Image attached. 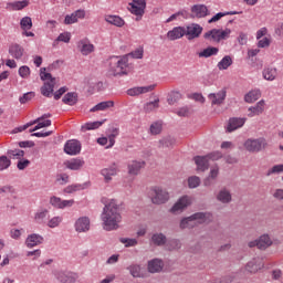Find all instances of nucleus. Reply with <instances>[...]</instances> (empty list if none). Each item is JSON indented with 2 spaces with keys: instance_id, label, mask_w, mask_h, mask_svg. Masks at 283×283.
<instances>
[{
  "instance_id": "1",
  "label": "nucleus",
  "mask_w": 283,
  "mask_h": 283,
  "mask_svg": "<svg viewBox=\"0 0 283 283\" xmlns=\"http://www.w3.org/2000/svg\"><path fill=\"white\" fill-rule=\"evenodd\" d=\"M102 227L104 231H116L120 229L123 214H120V206L115 199H108L101 213Z\"/></svg>"
},
{
  "instance_id": "2",
  "label": "nucleus",
  "mask_w": 283,
  "mask_h": 283,
  "mask_svg": "<svg viewBox=\"0 0 283 283\" xmlns=\"http://www.w3.org/2000/svg\"><path fill=\"white\" fill-rule=\"evenodd\" d=\"M209 216L210 214L208 212H196L190 217H185L179 222V229H193L195 227H198V224L207 222Z\"/></svg>"
},
{
  "instance_id": "3",
  "label": "nucleus",
  "mask_w": 283,
  "mask_h": 283,
  "mask_svg": "<svg viewBox=\"0 0 283 283\" xmlns=\"http://www.w3.org/2000/svg\"><path fill=\"white\" fill-rule=\"evenodd\" d=\"M231 29H212L203 34V39L211 41L212 43H220V41H227L231 36Z\"/></svg>"
},
{
  "instance_id": "4",
  "label": "nucleus",
  "mask_w": 283,
  "mask_h": 283,
  "mask_svg": "<svg viewBox=\"0 0 283 283\" xmlns=\"http://www.w3.org/2000/svg\"><path fill=\"white\" fill-rule=\"evenodd\" d=\"M269 143L266 142V138L259 137L247 139L243 147L247 149V151H250V154H259V151H262V149H266Z\"/></svg>"
},
{
  "instance_id": "5",
  "label": "nucleus",
  "mask_w": 283,
  "mask_h": 283,
  "mask_svg": "<svg viewBox=\"0 0 283 283\" xmlns=\"http://www.w3.org/2000/svg\"><path fill=\"white\" fill-rule=\"evenodd\" d=\"M193 203V198L191 196H182L174 203V206L169 209V213L172 216H180L188 207H191Z\"/></svg>"
},
{
  "instance_id": "6",
  "label": "nucleus",
  "mask_w": 283,
  "mask_h": 283,
  "mask_svg": "<svg viewBox=\"0 0 283 283\" xmlns=\"http://www.w3.org/2000/svg\"><path fill=\"white\" fill-rule=\"evenodd\" d=\"M150 199L153 205H165L169 202V192L161 187H153L150 189Z\"/></svg>"
},
{
  "instance_id": "7",
  "label": "nucleus",
  "mask_w": 283,
  "mask_h": 283,
  "mask_svg": "<svg viewBox=\"0 0 283 283\" xmlns=\"http://www.w3.org/2000/svg\"><path fill=\"white\" fill-rule=\"evenodd\" d=\"M128 6L130 14H134L136 17L135 21H140L145 15L147 0H130Z\"/></svg>"
},
{
  "instance_id": "8",
  "label": "nucleus",
  "mask_w": 283,
  "mask_h": 283,
  "mask_svg": "<svg viewBox=\"0 0 283 283\" xmlns=\"http://www.w3.org/2000/svg\"><path fill=\"white\" fill-rule=\"evenodd\" d=\"M115 69L113 70L114 76H123L128 74L127 67H129V55H124L119 60L115 61Z\"/></svg>"
},
{
  "instance_id": "9",
  "label": "nucleus",
  "mask_w": 283,
  "mask_h": 283,
  "mask_svg": "<svg viewBox=\"0 0 283 283\" xmlns=\"http://www.w3.org/2000/svg\"><path fill=\"white\" fill-rule=\"evenodd\" d=\"M202 34V27L198 23H191L185 28V35L188 41H193V39H198Z\"/></svg>"
},
{
  "instance_id": "10",
  "label": "nucleus",
  "mask_w": 283,
  "mask_h": 283,
  "mask_svg": "<svg viewBox=\"0 0 283 283\" xmlns=\"http://www.w3.org/2000/svg\"><path fill=\"white\" fill-rule=\"evenodd\" d=\"M81 142L76 139H70L64 145V151L67 156H78L81 154Z\"/></svg>"
},
{
  "instance_id": "11",
  "label": "nucleus",
  "mask_w": 283,
  "mask_h": 283,
  "mask_svg": "<svg viewBox=\"0 0 283 283\" xmlns=\"http://www.w3.org/2000/svg\"><path fill=\"white\" fill-rule=\"evenodd\" d=\"M156 90V84H150L147 86H135L133 88L127 90L128 96H140L143 94H149V92H154Z\"/></svg>"
},
{
  "instance_id": "12",
  "label": "nucleus",
  "mask_w": 283,
  "mask_h": 283,
  "mask_svg": "<svg viewBox=\"0 0 283 283\" xmlns=\"http://www.w3.org/2000/svg\"><path fill=\"white\" fill-rule=\"evenodd\" d=\"M244 123H247L245 117H231L226 127V132L231 134V132H235L237 129L244 127Z\"/></svg>"
},
{
  "instance_id": "13",
  "label": "nucleus",
  "mask_w": 283,
  "mask_h": 283,
  "mask_svg": "<svg viewBox=\"0 0 283 283\" xmlns=\"http://www.w3.org/2000/svg\"><path fill=\"white\" fill-rule=\"evenodd\" d=\"M90 217H80L74 223V229L76 233H87V231H90Z\"/></svg>"
},
{
  "instance_id": "14",
  "label": "nucleus",
  "mask_w": 283,
  "mask_h": 283,
  "mask_svg": "<svg viewBox=\"0 0 283 283\" xmlns=\"http://www.w3.org/2000/svg\"><path fill=\"white\" fill-rule=\"evenodd\" d=\"M77 48L83 56H90V54H92V52H94L95 50L94 44H92V42L87 38L80 40L77 42Z\"/></svg>"
},
{
  "instance_id": "15",
  "label": "nucleus",
  "mask_w": 283,
  "mask_h": 283,
  "mask_svg": "<svg viewBox=\"0 0 283 283\" xmlns=\"http://www.w3.org/2000/svg\"><path fill=\"white\" fill-rule=\"evenodd\" d=\"M208 99L210 101L211 105H222L224 101H227V88H221L217 93H210L208 95Z\"/></svg>"
},
{
  "instance_id": "16",
  "label": "nucleus",
  "mask_w": 283,
  "mask_h": 283,
  "mask_svg": "<svg viewBox=\"0 0 283 283\" xmlns=\"http://www.w3.org/2000/svg\"><path fill=\"white\" fill-rule=\"evenodd\" d=\"M56 280L62 283H75L76 280H78V274L74 272H65V271H59L55 274Z\"/></svg>"
},
{
  "instance_id": "17",
  "label": "nucleus",
  "mask_w": 283,
  "mask_h": 283,
  "mask_svg": "<svg viewBox=\"0 0 283 283\" xmlns=\"http://www.w3.org/2000/svg\"><path fill=\"white\" fill-rule=\"evenodd\" d=\"M266 107V101L261 99L254 106H250L248 108L249 118H253L255 116H260V114H264V109Z\"/></svg>"
},
{
  "instance_id": "18",
  "label": "nucleus",
  "mask_w": 283,
  "mask_h": 283,
  "mask_svg": "<svg viewBox=\"0 0 283 283\" xmlns=\"http://www.w3.org/2000/svg\"><path fill=\"white\" fill-rule=\"evenodd\" d=\"M85 17V10L78 9L71 14H66L64 18L65 25H72L74 23H78V19H83Z\"/></svg>"
},
{
  "instance_id": "19",
  "label": "nucleus",
  "mask_w": 283,
  "mask_h": 283,
  "mask_svg": "<svg viewBox=\"0 0 283 283\" xmlns=\"http://www.w3.org/2000/svg\"><path fill=\"white\" fill-rule=\"evenodd\" d=\"M64 166L71 171H80V169L85 167V160L83 158H72L64 161Z\"/></svg>"
},
{
  "instance_id": "20",
  "label": "nucleus",
  "mask_w": 283,
  "mask_h": 283,
  "mask_svg": "<svg viewBox=\"0 0 283 283\" xmlns=\"http://www.w3.org/2000/svg\"><path fill=\"white\" fill-rule=\"evenodd\" d=\"M216 198L218 202H220L221 205H230V202L233 201V196L231 195V190L227 188H222L221 190H219Z\"/></svg>"
},
{
  "instance_id": "21",
  "label": "nucleus",
  "mask_w": 283,
  "mask_h": 283,
  "mask_svg": "<svg viewBox=\"0 0 283 283\" xmlns=\"http://www.w3.org/2000/svg\"><path fill=\"white\" fill-rule=\"evenodd\" d=\"M50 218V211L45 208L39 209L34 212L33 219L36 224H46Z\"/></svg>"
},
{
  "instance_id": "22",
  "label": "nucleus",
  "mask_w": 283,
  "mask_h": 283,
  "mask_svg": "<svg viewBox=\"0 0 283 283\" xmlns=\"http://www.w3.org/2000/svg\"><path fill=\"white\" fill-rule=\"evenodd\" d=\"M118 175V167L116 165L109 166L101 170V176H103L105 182H112L114 176Z\"/></svg>"
},
{
  "instance_id": "23",
  "label": "nucleus",
  "mask_w": 283,
  "mask_h": 283,
  "mask_svg": "<svg viewBox=\"0 0 283 283\" xmlns=\"http://www.w3.org/2000/svg\"><path fill=\"white\" fill-rule=\"evenodd\" d=\"M43 242H44L43 235L36 234V233H32V234L28 235V238L25 240V244H27L28 249L39 247V244H43Z\"/></svg>"
},
{
  "instance_id": "24",
  "label": "nucleus",
  "mask_w": 283,
  "mask_h": 283,
  "mask_svg": "<svg viewBox=\"0 0 283 283\" xmlns=\"http://www.w3.org/2000/svg\"><path fill=\"white\" fill-rule=\"evenodd\" d=\"M261 269H264V263L262 262V259H253L252 261L248 262L245 265V270L249 273H258V271H261Z\"/></svg>"
},
{
  "instance_id": "25",
  "label": "nucleus",
  "mask_w": 283,
  "mask_h": 283,
  "mask_svg": "<svg viewBox=\"0 0 283 283\" xmlns=\"http://www.w3.org/2000/svg\"><path fill=\"white\" fill-rule=\"evenodd\" d=\"M191 12L197 19H205L209 14V9L205 4H195L191 7Z\"/></svg>"
},
{
  "instance_id": "26",
  "label": "nucleus",
  "mask_w": 283,
  "mask_h": 283,
  "mask_svg": "<svg viewBox=\"0 0 283 283\" xmlns=\"http://www.w3.org/2000/svg\"><path fill=\"white\" fill-rule=\"evenodd\" d=\"M185 35V27H175L172 30L167 32V39L169 41H178V39H182Z\"/></svg>"
},
{
  "instance_id": "27",
  "label": "nucleus",
  "mask_w": 283,
  "mask_h": 283,
  "mask_svg": "<svg viewBox=\"0 0 283 283\" xmlns=\"http://www.w3.org/2000/svg\"><path fill=\"white\" fill-rule=\"evenodd\" d=\"M165 266V263L160 259H153L148 261L149 273H160Z\"/></svg>"
},
{
  "instance_id": "28",
  "label": "nucleus",
  "mask_w": 283,
  "mask_h": 283,
  "mask_svg": "<svg viewBox=\"0 0 283 283\" xmlns=\"http://www.w3.org/2000/svg\"><path fill=\"white\" fill-rule=\"evenodd\" d=\"M145 167V161L133 160L128 164V174L129 176H138L140 169Z\"/></svg>"
},
{
  "instance_id": "29",
  "label": "nucleus",
  "mask_w": 283,
  "mask_h": 283,
  "mask_svg": "<svg viewBox=\"0 0 283 283\" xmlns=\"http://www.w3.org/2000/svg\"><path fill=\"white\" fill-rule=\"evenodd\" d=\"M195 164L197 165V171H207L209 169V157L197 156L195 157Z\"/></svg>"
},
{
  "instance_id": "30",
  "label": "nucleus",
  "mask_w": 283,
  "mask_h": 283,
  "mask_svg": "<svg viewBox=\"0 0 283 283\" xmlns=\"http://www.w3.org/2000/svg\"><path fill=\"white\" fill-rule=\"evenodd\" d=\"M90 187V181L84 184H72L64 188V193H76V191H83Z\"/></svg>"
},
{
  "instance_id": "31",
  "label": "nucleus",
  "mask_w": 283,
  "mask_h": 283,
  "mask_svg": "<svg viewBox=\"0 0 283 283\" xmlns=\"http://www.w3.org/2000/svg\"><path fill=\"white\" fill-rule=\"evenodd\" d=\"M24 53L25 49H23V46L20 44H13L9 48V54H11L13 59H17V61L23 59Z\"/></svg>"
},
{
  "instance_id": "32",
  "label": "nucleus",
  "mask_w": 283,
  "mask_h": 283,
  "mask_svg": "<svg viewBox=\"0 0 283 283\" xmlns=\"http://www.w3.org/2000/svg\"><path fill=\"white\" fill-rule=\"evenodd\" d=\"M220 175V167L218 165H214L210 168L209 176L203 180L205 187H211V180H216L218 176Z\"/></svg>"
},
{
  "instance_id": "33",
  "label": "nucleus",
  "mask_w": 283,
  "mask_h": 283,
  "mask_svg": "<svg viewBox=\"0 0 283 283\" xmlns=\"http://www.w3.org/2000/svg\"><path fill=\"white\" fill-rule=\"evenodd\" d=\"M262 76L265 81H275L277 78V69L268 66L263 69Z\"/></svg>"
},
{
  "instance_id": "34",
  "label": "nucleus",
  "mask_w": 283,
  "mask_h": 283,
  "mask_svg": "<svg viewBox=\"0 0 283 283\" xmlns=\"http://www.w3.org/2000/svg\"><path fill=\"white\" fill-rule=\"evenodd\" d=\"M56 80H51L50 82H45L44 85L41 87V94L50 98L52 94H54V85Z\"/></svg>"
},
{
  "instance_id": "35",
  "label": "nucleus",
  "mask_w": 283,
  "mask_h": 283,
  "mask_svg": "<svg viewBox=\"0 0 283 283\" xmlns=\"http://www.w3.org/2000/svg\"><path fill=\"white\" fill-rule=\"evenodd\" d=\"M262 97V92L259 88H254L244 95L245 103H255Z\"/></svg>"
},
{
  "instance_id": "36",
  "label": "nucleus",
  "mask_w": 283,
  "mask_h": 283,
  "mask_svg": "<svg viewBox=\"0 0 283 283\" xmlns=\"http://www.w3.org/2000/svg\"><path fill=\"white\" fill-rule=\"evenodd\" d=\"M28 6H30V0L14 1V2H8L7 9L19 11V10H23L24 8H28Z\"/></svg>"
},
{
  "instance_id": "37",
  "label": "nucleus",
  "mask_w": 283,
  "mask_h": 283,
  "mask_svg": "<svg viewBox=\"0 0 283 283\" xmlns=\"http://www.w3.org/2000/svg\"><path fill=\"white\" fill-rule=\"evenodd\" d=\"M114 107V101H105L93 106L90 112H107V109Z\"/></svg>"
},
{
  "instance_id": "38",
  "label": "nucleus",
  "mask_w": 283,
  "mask_h": 283,
  "mask_svg": "<svg viewBox=\"0 0 283 283\" xmlns=\"http://www.w3.org/2000/svg\"><path fill=\"white\" fill-rule=\"evenodd\" d=\"M106 119L97 120V122H87L81 127V132H92V129H98L104 125Z\"/></svg>"
},
{
  "instance_id": "39",
  "label": "nucleus",
  "mask_w": 283,
  "mask_h": 283,
  "mask_svg": "<svg viewBox=\"0 0 283 283\" xmlns=\"http://www.w3.org/2000/svg\"><path fill=\"white\" fill-rule=\"evenodd\" d=\"M218 52H220V50L218 48H216V46H208L203 51L199 52L198 56H199V59H209L210 56L218 55Z\"/></svg>"
},
{
  "instance_id": "40",
  "label": "nucleus",
  "mask_w": 283,
  "mask_h": 283,
  "mask_svg": "<svg viewBox=\"0 0 283 283\" xmlns=\"http://www.w3.org/2000/svg\"><path fill=\"white\" fill-rule=\"evenodd\" d=\"M105 21L111 25H116V28H123L125 25V20L118 15H105Z\"/></svg>"
},
{
  "instance_id": "41",
  "label": "nucleus",
  "mask_w": 283,
  "mask_h": 283,
  "mask_svg": "<svg viewBox=\"0 0 283 283\" xmlns=\"http://www.w3.org/2000/svg\"><path fill=\"white\" fill-rule=\"evenodd\" d=\"M271 244H273V240H271V237H269V234H263L258 239V249H269Z\"/></svg>"
},
{
  "instance_id": "42",
  "label": "nucleus",
  "mask_w": 283,
  "mask_h": 283,
  "mask_svg": "<svg viewBox=\"0 0 283 283\" xmlns=\"http://www.w3.org/2000/svg\"><path fill=\"white\" fill-rule=\"evenodd\" d=\"M7 156L9 160H21L25 156V151L21 149H8Z\"/></svg>"
},
{
  "instance_id": "43",
  "label": "nucleus",
  "mask_w": 283,
  "mask_h": 283,
  "mask_svg": "<svg viewBox=\"0 0 283 283\" xmlns=\"http://www.w3.org/2000/svg\"><path fill=\"white\" fill-rule=\"evenodd\" d=\"M72 41V33L65 31L60 33L59 36L53 41V48H56L59 43H70Z\"/></svg>"
},
{
  "instance_id": "44",
  "label": "nucleus",
  "mask_w": 283,
  "mask_h": 283,
  "mask_svg": "<svg viewBox=\"0 0 283 283\" xmlns=\"http://www.w3.org/2000/svg\"><path fill=\"white\" fill-rule=\"evenodd\" d=\"M150 242L156 247H163L167 243V237L164 233H154L151 235Z\"/></svg>"
},
{
  "instance_id": "45",
  "label": "nucleus",
  "mask_w": 283,
  "mask_h": 283,
  "mask_svg": "<svg viewBox=\"0 0 283 283\" xmlns=\"http://www.w3.org/2000/svg\"><path fill=\"white\" fill-rule=\"evenodd\" d=\"M64 105H76L78 103V94L76 93H66L62 98Z\"/></svg>"
},
{
  "instance_id": "46",
  "label": "nucleus",
  "mask_w": 283,
  "mask_h": 283,
  "mask_svg": "<svg viewBox=\"0 0 283 283\" xmlns=\"http://www.w3.org/2000/svg\"><path fill=\"white\" fill-rule=\"evenodd\" d=\"M132 277H143V268L140 264L133 263L127 268Z\"/></svg>"
},
{
  "instance_id": "47",
  "label": "nucleus",
  "mask_w": 283,
  "mask_h": 283,
  "mask_svg": "<svg viewBox=\"0 0 283 283\" xmlns=\"http://www.w3.org/2000/svg\"><path fill=\"white\" fill-rule=\"evenodd\" d=\"M231 65H233V59H231V55H226L218 62L217 67L218 70H229Z\"/></svg>"
},
{
  "instance_id": "48",
  "label": "nucleus",
  "mask_w": 283,
  "mask_h": 283,
  "mask_svg": "<svg viewBox=\"0 0 283 283\" xmlns=\"http://www.w3.org/2000/svg\"><path fill=\"white\" fill-rule=\"evenodd\" d=\"M161 133H163V122L157 120L150 124L149 134L151 136H158V134H161Z\"/></svg>"
},
{
  "instance_id": "49",
  "label": "nucleus",
  "mask_w": 283,
  "mask_h": 283,
  "mask_svg": "<svg viewBox=\"0 0 283 283\" xmlns=\"http://www.w3.org/2000/svg\"><path fill=\"white\" fill-rule=\"evenodd\" d=\"M62 222H63V217L55 216L49 219L44 224H46L49 229H56L57 227H61Z\"/></svg>"
},
{
  "instance_id": "50",
  "label": "nucleus",
  "mask_w": 283,
  "mask_h": 283,
  "mask_svg": "<svg viewBox=\"0 0 283 283\" xmlns=\"http://www.w3.org/2000/svg\"><path fill=\"white\" fill-rule=\"evenodd\" d=\"M160 99H155L153 102H148L144 105V112H146V114H151V112H156V109H158Z\"/></svg>"
},
{
  "instance_id": "51",
  "label": "nucleus",
  "mask_w": 283,
  "mask_h": 283,
  "mask_svg": "<svg viewBox=\"0 0 283 283\" xmlns=\"http://www.w3.org/2000/svg\"><path fill=\"white\" fill-rule=\"evenodd\" d=\"M119 242L124 244L126 249H129L132 247H138V240L137 239H130V238H120Z\"/></svg>"
},
{
  "instance_id": "52",
  "label": "nucleus",
  "mask_w": 283,
  "mask_h": 283,
  "mask_svg": "<svg viewBox=\"0 0 283 283\" xmlns=\"http://www.w3.org/2000/svg\"><path fill=\"white\" fill-rule=\"evenodd\" d=\"M20 28H21L22 31H24V30H32V18L23 17L20 20Z\"/></svg>"
},
{
  "instance_id": "53",
  "label": "nucleus",
  "mask_w": 283,
  "mask_h": 283,
  "mask_svg": "<svg viewBox=\"0 0 283 283\" xmlns=\"http://www.w3.org/2000/svg\"><path fill=\"white\" fill-rule=\"evenodd\" d=\"M200 177L198 176H191L188 178V187L189 189H198L200 187Z\"/></svg>"
},
{
  "instance_id": "54",
  "label": "nucleus",
  "mask_w": 283,
  "mask_h": 283,
  "mask_svg": "<svg viewBox=\"0 0 283 283\" xmlns=\"http://www.w3.org/2000/svg\"><path fill=\"white\" fill-rule=\"evenodd\" d=\"M10 165H12V161L8 156H0V171H6V169H9Z\"/></svg>"
},
{
  "instance_id": "55",
  "label": "nucleus",
  "mask_w": 283,
  "mask_h": 283,
  "mask_svg": "<svg viewBox=\"0 0 283 283\" xmlns=\"http://www.w3.org/2000/svg\"><path fill=\"white\" fill-rule=\"evenodd\" d=\"M119 132L118 128H113L112 133L108 135V145L106 146L107 149L116 144V136H118Z\"/></svg>"
},
{
  "instance_id": "56",
  "label": "nucleus",
  "mask_w": 283,
  "mask_h": 283,
  "mask_svg": "<svg viewBox=\"0 0 283 283\" xmlns=\"http://www.w3.org/2000/svg\"><path fill=\"white\" fill-rule=\"evenodd\" d=\"M176 143V139L174 137H164L159 140V147H171Z\"/></svg>"
},
{
  "instance_id": "57",
  "label": "nucleus",
  "mask_w": 283,
  "mask_h": 283,
  "mask_svg": "<svg viewBox=\"0 0 283 283\" xmlns=\"http://www.w3.org/2000/svg\"><path fill=\"white\" fill-rule=\"evenodd\" d=\"M62 202H63V199L56 196H52L49 199V205H51V207H53L54 209H61Z\"/></svg>"
},
{
  "instance_id": "58",
  "label": "nucleus",
  "mask_w": 283,
  "mask_h": 283,
  "mask_svg": "<svg viewBox=\"0 0 283 283\" xmlns=\"http://www.w3.org/2000/svg\"><path fill=\"white\" fill-rule=\"evenodd\" d=\"M30 66H28V65H22V66H20L19 67V71H18V73H19V76L21 77V78H30Z\"/></svg>"
},
{
  "instance_id": "59",
  "label": "nucleus",
  "mask_w": 283,
  "mask_h": 283,
  "mask_svg": "<svg viewBox=\"0 0 283 283\" xmlns=\"http://www.w3.org/2000/svg\"><path fill=\"white\" fill-rule=\"evenodd\" d=\"M34 97V92L24 93L22 96L19 97V102L21 105H25V103H30Z\"/></svg>"
},
{
  "instance_id": "60",
  "label": "nucleus",
  "mask_w": 283,
  "mask_h": 283,
  "mask_svg": "<svg viewBox=\"0 0 283 283\" xmlns=\"http://www.w3.org/2000/svg\"><path fill=\"white\" fill-rule=\"evenodd\" d=\"M182 247V243L178 239H172L169 241L168 249L170 251H176Z\"/></svg>"
},
{
  "instance_id": "61",
  "label": "nucleus",
  "mask_w": 283,
  "mask_h": 283,
  "mask_svg": "<svg viewBox=\"0 0 283 283\" xmlns=\"http://www.w3.org/2000/svg\"><path fill=\"white\" fill-rule=\"evenodd\" d=\"M56 182H60V185H67V182H70V176L67 174H60L56 176Z\"/></svg>"
},
{
  "instance_id": "62",
  "label": "nucleus",
  "mask_w": 283,
  "mask_h": 283,
  "mask_svg": "<svg viewBox=\"0 0 283 283\" xmlns=\"http://www.w3.org/2000/svg\"><path fill=\"white\" fill-rule=\"evenodd\" d=\"M17 168L20 171H23V169H27V167H30V160L29 159H18Z\"/></svg>"
},
{
  "instance_id": "63",
  "label": "nucleus",
  "mask_w": 283,
  "mask_h": 283,
  "mask_svg": "<svg viewBox=\"0 0 283 283\" xmlns=\"http://www.w3.org/2000/svg\"><path fill=\"white\" fill-rule=\"evenodd\" d=\"M283 172V164L273 166L269 171L268 176H271L273 174H282Z\"/></svg>"
},
{
  "instance_id": "64",
  "label": "nucleus",
  "mask_w": 283,
  "mask_h": 283,
  "mask_svg": "<svg viewBox=\"0 0 283 283\" xmlns=\"http://www.w3.org/2000/svg\"><path fill=\"white\" fill-rule=\"evenodd\" d=\"M271 45V38H262L258 42V48H269Z\"/></svg>"
}]
</instances>
